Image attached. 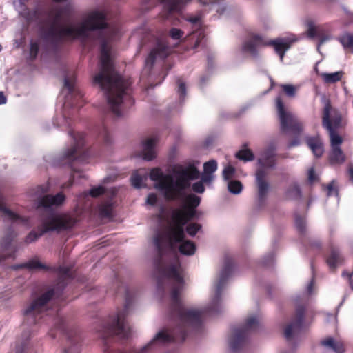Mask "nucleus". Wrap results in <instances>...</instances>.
I'll return each instance as SVG.
<instances>
[{
    "instance_id": "nucleus-1",
    "label": "nucleus",
    "mask_w": 353,
    "mask_h": 353,
    "mask_svg": "<svg viewBox=\"0 0 353 353\" xmlns=\"http://www.w3.org/2000/svg\"><path fill=\"white\" fill-rule=\"evenodd\" d=\"M154 244L157 251V255L154 259L157 290L163 295L165 283L170 281L174 282L170 292V311L171 316L177 321V325L169 333L163 331L157 333L150 343L139 351L131 350L128 352H123L109 350L108 345L114 340L115 336H118L121 339H126L130 335V328L125 319L129 305L127 302L123 310L109 316L101 330V339L103 341L104 345L107 346L104 350V353H145L157 342L163 343L168 342L182 343L185 340L190 332L199 331L201 328L203 316L205 314L212 312V308L210 307L204 310L185 307L180 298V294L184 285L183 277L179 272L180 263L177 262L165 266L163 263V256L165 250L162 236H157L154 239Z\"/></svg>"
},
{
    "instance_id": "nucleus-2",
    "label": "nucleus",
    "mask_w": 353,
    "mask_h": 353,
    "mask_svg": "<svg viewBox=\"0 0 353 353\" xmlns=\"http://www.w3.org/2000/svg\"><path fill=\"white\" fill-rule=\"evenodd\" d=\"M63 14V9L56 10L53 21L45 32V37L55 42H61L87 37L88 30H99L100 70L94 76L93 83L104 92L112 112L116 117L121 116V110L133 105L134 101L130 94L131 82L124 79L116 71L111 60L110 42L119 34L118 27L110 26L107 22V14L104 11L91 12L79 28L59 25Z\"/></svg>"
},
{
    "instance_id": "nucleus-3",
    "label": "nucleus",
    "mask_w": 353,
    "mask_h": 353,
    "mask_svg": "<svg viewBox=\"0 0 353 353\" xmlns=\"http://www.w3.org/2000/svg\"><path fill=\"white\" fill-rule=\"evenodd\" d=\"M174 176L170 174H164L159 168L150 170V178L156 181L155 188L163 192L168 201L184 200L188 195L185 194L191 187V181L199 177V172L194 165L180 168L174 170Z\"/></svg>"
},
{
    "instance_id": "nucleus-4",
    "label": "nucleus",
    "mask_w": 353,
    "mask_h": 353,
    "mask_svg": "<svg viewBox=\"0 0 353 353\" xmlns=\"http://www.w3.org/2000/svg\"><path fill=\"white\" fill-rule=\"evenodd\" d=\"M201 198L194 194H189L185 197V203L180 208L173 210L172 221L174 225L168 233V246L172 248L174 243H181L179 252L184 255H192L196 250V245L192 241H184V226L196 216V208L200 205Z\"/></svg>"
},
{
    "instance_id": "nucleus-5",
    "label": "nucleus",
    "mask_w": 353,
    "mask_h": 353,
    "mask_svg": "<svg viewBox=\"0 0 353 353\" xmlns=\"http://www.w3.org/2000/svg\"><path fill=\"white\" fill-rule=\"evenodd\" d=\"M345 124L341 112L327 101L322 112V126L328 132L330 139L329 161L331 164H341L345 161V156L340 147L343 139L337 134V130L343 128Z\"/></svg>"
},
{
    "instance_id": "nucleus-6",
    "label": "nucleus",
    "mask_w": 353,
    "mask_h": 353,
    "mask_svg": "<svg viewBox=\"0 0 353 353\" xmlns=\"http://www.w3.org/2000/svg\"><path fill=\"white\" fill-rule=\"evenodd\" d=\"M76 223L75 219L71 216L65 214H50L47 219L43 220L39 232L32 230L29 232L25 239L27 244L36 241L43 234L48 232L65 230L72 228Z\"/></svg>"
},
{
    "instance_id": "nucleus-7",
    "label": "nucleus",
    "mask_w": 353,
    "mask_h": 353,
    "mask_svg": "<svg viewBox=\"0 0 353 353\" xmlns=\"http://www.w3.org/2000/svg\"><path fill=\"white\" fill-rule=\"evenodd\" d=\"M70 135L74 139V144L70 148L65 150L61 157V163L72 168L76 161H83L90 155V150H83L85 135L83 132H70Z\"/></svg>"
},
{
    "instance_id": "nucleus-8",
    "label": "nucleus",
    "mask_w": 353,
    "mask_h": 353,
    "mask_svg": "<svg viewBox=\"0 0 353 353\" xmlns=\"http://www.w3.org/2000/svg\"><path fill=\"white\" fill-rule=\"evenodd\" d=\"M59 298V294L54 289H50L34 299L24 311L25 320L28 325L38 323L41 313L46 310L48 303L54 297Z\"/></svg>"
},
{
    "instance_id": "nucleus-9",
    "label": "nucleus",
    "mask_w": 353,
    "mask_h": 353,
    "mask_svg": "<svg viewBox=\"0 0 353 353\" xmlns=\"http://www.w3.org/2000/svg\"><path fill=\"white\" fill-rule=\"evenodd\" d=\"M276 107L281 131L283 132H291L296 135L300 134L303 130V124L293 114L285 110L281 96L276 98Z\"/></svg>"
},
{
    "instance_id": "nucleus-10",
    "label": "nucleus",
    "mask_w": 353,
    "mask_h": 353,
    "mask_svg": "<svg viewBox=\"0 0 353 353\" xmlns=\"http://www.w3.org/2000/svg\"><path fill=\"white\" fill-rule=\"evenodd\" d=\"M259 327V321L254 316L248 317L245 325L239 328H234L229 340V345L233 352H237L245 345L246 339L250 331L255 330Z\"/></svg>"
},
{
    "instance_id": "nucleus-11",
    "label": "nucleus",
    "mask_w": 353,
    "mask_h": 353,
    "mask_svg": "<svg viewBox=\"0 0 353 353\" xmlns=\"http://www.w3.org/2000/svg\"><path fill=\"white\" fill-rule=\"evenodd\" d=\"M54 329L65 335L72 344L70 347L63 350V353H79L77 343L79 341V336L77 330L69 328L65 320L63 318H58L57 319Z\"/></svg>"
},
{
    "instance_id": "nucleus-12",
    "label": "nucleus",
    "mask_w": 353,
    "mask_h": 353,
    "mask_svg": "<svg viewBox=\"0 0 353 353\" xmlns=\"http://www.w3.org/2000/svg\"><path fill=\"white\" fill-rule=\"evenodd\" d=\"M305 317V308L303 306H299L296 309L295 315L292 322L288 324L284 330V336L285 339L290 340L294 333L301 331Z\"/></svg>"
},
{
    "instance_id": "nucleus-13",
    "label": "nucleus",
    "mask_w": 353,
    "mask_h": 353,
    "mask_svg": "<svg viewBox=\"0 0 353 353\" xmlns=\"http://www.w3.org/2000/svg\"><path fill=\"white\" fill-rule=\"evenodd\" d=\"M268 46L262 35L250 34L242 45V51L256 58L258 56V48Z\"/></svg>"
},
{
    "instance_id": "nucleus-14",
    "label": "nucleus",
    "mask_w": 353,
    "mask_h": 353,
    "mask_svg": "<svg viewBox=\"0 0 353 353\" xmlns=\"http://www.w3.org/2000/svg\"><path fill=\"white\" fill-rule=\"evenodd\" d=\"M170 53V48L168 43L162 40H158L156 46L151 50L146 60L147 65L152 68L157 59H165Z\"/></svg>"
},
{
    "instance_id": "nucleus-15",
    "label": "nucleus",
    "mask_w": 353,
    "mask_h": 353,
    "mask_svg": "<svg viewBox=\"0 0 353 353\" xmlns=\"http://www.w3.org/2000/svg\"><path fill=\"white\" fill-rule=\"evenodd\" d=\"M234 268V261L230 258H227L225 260V263L223 269L221 272L219 280L216 284V299H219L222 290L225 286V284L231 274Z\"/></svg>"
},
{
    "instance_id": "nucleus-16",
    "label": "nucleus",
    "mask_w": 353,
    "mask_h": 353,
    "mask_svg": "<svg viewBox=\"0 0 353 353\" xmlns=\"http://www.w3.org/2000/svg\"><path fill=\"white\" fill-rule=\"evenodd\" d=\"M64 87L68 90V94L66 97L67 101L70 99L72 100L70 104L72 106L81 107L83 105V94L77 88L74 83L68 79L64 80Z\"/></svg>"
},
{
    "instance_id": "nucleus-17",
    "label": "nucleus",
    "mask_w": 353,
    "mask_h": 353,
    "mask_svg": "<svg viewBox=\"0 0 353 353\" xmlns=\"http://www.w3.org/2000/svg\"><path fill=\"white\" fill-rule=\"evenodd\" d=\"M266 172L263 169H258L256 172V181L258 188V201L262 205L265 202L269 190V183L265 180Z\"/></svg>"
},
{
    "instance_id": "nucleus-18",
    "label": "nucleus",
    "mask_w": 353,
    "mask_h": 353,
    "mask_svg": "<svg viewBox=\"0 0 353 353\" xmlns=\"http://www.w3.org/2000/svg\"><path fill=\"white\" fill-rule=\"evenodd\" d=\"M16 236L15 232L10 230L6 235L2 239L0 246L3 252L5 253L1 254L0 253V261L5 260L6 259L14 257V250H11L10 252V248L11 247V243Z\"/></svg>"
},
{
    "instance_id": "nucleus-19",
    "label": "nucleus",
    "mask_w": 353,
    "mask_h": 353,
    "mask_svg": "<svg viewBox=\"0 0 353 353\" xmlns=\"http://www.w3.org/2000/svg\"><path fill=\"white\" fill-rule=\"evenodd\" d=\"M295 41L294 39L288 38L276 39L267 43L268 46L274 47L275 52L279 55L281 60L283 59L285 52L291 47Z\"/></svg>"
},
{
    "instance_id": "nucleus-20",
    "label": "nucleus",
    "mask_w": 353,
    "mask_h": 353,
    "mask_svg": "<svg viewBox=\"0 0 353 353\" xmlns=\"http://www.w3.org/2000/svg\"><path fill=\"white\" fill-rule=\"evenodd\" d=\"M65 199V196L62 192H59L56 195L46 194L39 199V207L59 206L63 204Z\"/></svg>"
},
{
    "instance_id": "nucleus-21",
    "label": "nucleus",
    "mask_w": 353,
    "mask_h": 353,
    "mask_svg": "<svg viewBox=\"0 0 353 353\" xmlns=\"http://www.w3.org/2000/svg\"><path fill=\"white\" fill-rule=\"evenodd\" d=\"M157 142V139L156 138L150 137L142 143V157L143 159L151 161L155 158L154 148Z\"/></svg>"
},
{
    "instance_id": "nucleus-22",
    "label": "nucleus",
    "mask_w": 353,
    "mask_h": 353,
    "mask_svg": "<svg viewBox=\"0 0 353 353\" xmlns=\"http://www.w3.org/2000/svg\"><path fill=\"white\" fill-rule=\"evenodd\" d=\"M306 143L316 157L319 158L323 155V143L319 136L307 137Z\"/></svg>"
},
{
    "instance_id": "nucleus-23",
    "label": "nucleus",
    "mask_w": 353,
    "mask_h": 353,
    "mask_svg": "<svg viewBox=\"0 0 353 353\" xmlns=\"http://www.w3.org/2000/svg\"><path fill=\"white\" fill-rule=\"evenodd\" d=\"M259 163L264 168H272L275 166L276 159V154L272 148L265 150L262 157L258 160Z\"/></svg>"
},
{
    "instance_id": "nucleus-24",
    "label": "nucleus",
    "mask_w": 353,
    "mask_h": 353,
    "mask_svg": "<svg viewBox=\"0 0 353 353\" xmlns=\"http://www.w3.org/2000/svg\"><path fill=\"white\" fill-rule=\"evenodd\" d=\"M343 261V257L339 250L336 248H332L330 253L326 259V262L330 268L334 270L337 265Z\"/></svg>"
},
{
    "instance_id": "nucleus-25",
    "label": "nucleus",
    "mask_w": 353,
    "mask_h": 353,
    "mask_svg": "<svg viewBox=\"0 0 353 353\" xmlns=\"http://www.w3.org/2000/svg\"><path fill=\"white\" fill-rule=\"evenodd\" d=\"M321 345L334 350L336 353H343L345 347L343 342L328 337L321 342Z\"/></svg>"
},
{
    "instance_id": "nucleus-26",
    "label": "nucleus",
    "mask_w": 353,
    "mask_h": 353,
    "mask_svg": "<svg viewBox=\"0 0 353 353\" xmlns=\"http://www.w3.org/2000/svg\"><path fill=\"white\" fill-rule=\"evenodd\" d=\"M321 345L334 350L336 353H343L345 347L343 342L328 337L321 342Z\"/></svg>"
},
{
    "instance_id": "nucleus-27",
    "label": "nucleus",
    "mask_w": 353,
    "mask_h": 353,
    "mask_svg": "<svg viewBox=\"0 0 353 353\" xmlns=\"http://www.w3.org/2000/svg\"><path fill=\"white\" fill-rule=\"evenodd\" d=\"M302 197V192L299 185L296 183H292L285 192L286 200H299Z\"/></svg>"
},
{
    "instance_id": "nucleus-28",
    "label": "nucleus",
    "mask_w": 353,
    "mask_h": 353,
    "mask_svg": "<svg viewBox=\"0 0 353 353\" xmlns=\"http://www.w3.org/2000/svg\"><path fill=\"white\" fill-rule=\"evenodd\" d=\"M97 141L99 143L103 144L104 147H108L112 144V138L104 125L99 128Z\"/></svg>"
},
{
    "instance_id": "nucleus-29",
    "label": "nucleus",
    "mask_w": 353,
    "mask_h": 353,
    "mask_svg": "<svg viewBox=\"0 0 353 353\" xmlns=\"http://www.w3.org/2000/svg\"><path fill=\"white\" fill-rule=\"evenodd\" d=\"M21 267L27 268L30 270H41L44 271L51 270V268L41 263L37 259L30 260L25 263L21 265Z\"/></svg>"
},
{
    "instance_id": "nucleus-30",
    "label": "nucleus",
    "mask_w": 353,
    "mask_h": 353,
    "mask_svg": "<svg viewBox=\"0 0 353 353\" xmlns=\"http://www.w3.org/2000/svg\"><path fill=\"white\" fill-rule=\"evenodd\" d=\"M343 75V72L338 71L334 73H322L321 77L325 83H336L342 79Z\"/></svg>"
},
{
    "instance_id": "nucleus-31",
    "label": "nucleus",
    "mask_w": 353,
    "mask_h": 353,
    "mask_svg": "<svg viewBox=\"0 0 353 353\" xmlns=\"http://www.w3.org/2000/svg\"><path fill=\"white\" fill-rule=\"evenodd\" d=\"M0 211H1L4 214L5 216H6L10 220H11L12 221H25L23 218L21 217L19 215L13 212L12 211H11L10 210H9L8 208H7L5 206L1 196H0Z\"/></svg>"
},
{
    "instance_id": "nucleus-32",
    "label": "nucleus",
    "mask_w": 353,
    "mask_h": 353,
    "mask_svg": "<svg viewBox=\"0 0 353 353\" xmlns=\"http://www.w3.org/2000/svg\"><path fill=\"white\" fill-rule=\"evenodd\" d=\"M236 157L243 161H250L254 160V156L250 149H241L236 154Z\"/></svg>"
},
{
    "instance_id": "nucleus-33",
    "label": "nucleus",
    "mask_w": 353,
    "mask_h": 353,
    "mask_svg": "<svg viewBox=\"0 0 353 353\" xmlns=\"http://www.w3.org/2000/svg\"><path fill=\"white\" fill-rule=\"evenodd\" d=\"M99 215L102 218L112 217V205L110 203H106L99 207Z\"/></svg>"
},
{
    "instance_id": "nucleus-34",
    "label": "nucleus",
    "mask_w": 353,
    "mask_h": 353,
    "mask_svg": "<svg viewBox=\"0 0 353 353\" xmlns=\"http://www.w3.org/2000/svg\"><path fill=\"white\" fill-rule=\"evenodd\" d=\"M146 179V176L143 177L138 172H134L132 174L130 177L132 185L135 188H141L142 187L143 181Z\"/></svg>"
},
{
    "instance_id": "nucleus-35",
    "label": "nucleus",
    "mask_w": 353,
    "mask_h": 353,
    "mask_svg": "<svg viewBox=\"0 0 353 353\" xmlns=\"http://www.w3.org/2000/svg\"><path fill=\"white\" fill-rule=\"evenodd\" d=\"M229 191L234 194H239L243 189L241 182L237 180L230 181L228 184Z\"/></svg>"
},
{
    "instance_id": "nucleus-36",
    "label": "nucleus",
    "mask_w": 353,
    "mask_h": 353,
    "mask_svg": "<svg viewBox=\"0 0 353 353\" xmlns=\"http://www.w3.org/2000/svg\"><path fill=\"white\" fill-rule=\"evenodd\" d=\"M339 41L345 48H350L353 51V34H344L341 37Z\"/></svg>"
},
{
    "instance_id": "nucleus-37",
    "label": "nucleus",
    "mask_w": 353,
    "mask_h": 353,
    "mask_svg": "<svg viewBox=\"0 0 353 353\" xmlns=\"http://www.w3.org/2000/svg\"><path fill=\"white\" fill-rule=\"evenodd\" d=\"M217 169V163L215 160H210L203 165V172L205 174H212Z\"/></svg>"
},
{
    "instance_id": "nucleus-38",
    "label": "nucleus",
    "mask_w": 353,
    "mask_h": 353,
    "mask_svg": "<svg viewBox=\"0 0 353 353\" xmlns=\"http://www.w3.org/2000/svg\"><path fill=\"white\" fill-rule=\"evenodd\" d=\"M195 37H196V40L194 41V45L192 47V49H196L199 46L200 43L201 42V41L203 38V35L202 34L201 32L198 33V32H192L191 34H190L187 37L188 40L194 39Z\"/></svg>"
},
{
    "instance_id": "nucleus-39",
    "label": "nucleus",
    "mask_w": 353,
    "mask_h": 353,
    "mask_svg": "<svg viewBox=\"0 0 353 353\" xmlns=\"http://www.w3.org/2000/svg\"><path fill=\"white\" fill-rule=\"evenodd\" d=\"M58 273L59 275L60 280H64L70 279L72 276L71 268L66 266L59 267L58 269Z\"/></svg>"
},
{
    "instance_id": "nucleus-40",
    "label": "nucleus",
    "mask_w": 353,
    "mask_h": 353,
    "mask_svg": "<svg viewBox=\"0 0 353 353\" xmlns=\"http://www.w3.org/2000/svg\"><path fill=\"white\" fill-rule=\"evenodd\" d=\"M283 92L289 97H293L296 94V88L290 84L281 85Z\"/></svg>"
},
{
    "instance_id": "nucleus-41",
    "label": "nucleus",
    "mask_w": 353,
    "mask_h": 353,
    "mask_svg": "<svg viewBox=\"0 0 353 353\" xmlns=\"http://www.w3.org/2000/svg\"><path fill=\"white\" fill-rule=\"evenodd\" d=\"M176 83L178 85L177 92L180 95V99L183 100L186 95V86L185 83L181 79V78H178L176 80Z\"/></svg>"
},
{
    "instance_id": "nucleus-42",
    "label": "nucleus",
    "mask_w": 353,
    "mask_h": 353,
    "mask_svg": "<svg viewBox=\"0 0 353 353\" xmlns=\"http://www.w3.org/2000/svg\"><path fill=\"white\" fill-rule=\"evenodd\" d=\"M201 228V226L200 224L197 223H192L187 225L185 230L189 235L193 236L198 232Z\"/></svg>"
},
{
    "instance_id": "nucleus-43",
    "label": "nucleus",
    "mask_w": 353,
    "mask_h": 353,
    "mask_svg": "<svg viewBox=\"0 0 353 353\" xmlns=\"http://www.w3.org/2000/svg\"><path fill=\"white\" fill-rule=\"evenodd\" d=\"M295 224L297 230L301 233H304L305 231V219L301 216L296 215L295 217Z\"/></svg>"
},
{
    "instance_id": "nucleus-44",
    "label": "nucleus",
    "mask_w": 353,
    "mask_h": 353,
    "mask_svg": "<svg viewBox=\"0 0 353 353\" xmlns=\"http://www.w3.org/2000/svg\"><path fill=\"white\" fill-rule=\"evenodd\" d=\"M39 50V45L37 41H31L30 46V57L34 60L37 58Z\"/></svg>"
},
{
    "instance_id": "nucleus-45",
    "label": "nucleus",
    "mask_w": 353,
    "mask_h": 353,
    "mask_svg": "<svg viewBox=\"0 0 353 353\" xmlns=\"http://www.w3.org/2000/svg\"><path fill=\"white\" fill-rule=\"evenodd\" d=\"M235 169L231 166L228 165L224 168L223 170V177L225 180H230L234 174Z\"/></svg>"
},
{
    "instance_id": "nucleus-46",
    "label": "nucleus",
    "mask_w": 353,
    "mask_h": 353,
    "mask_svg": "<svg viewBox=\"0 0 353 353\" xmlns=\"http://www.w3.org/2000/svg\"><path fill=\"white\" fill-rule=\"evenodd\" d=\"M105 189L103 186H98L92 188L90 190V195L92 197L96 198L98 197L105 193Z\"/></svg>"
},
{
    "instance_id": "nucleus-47",
    "label": "nucleus",
    "mask_w": 353,
    "mask_h": 353,
    "mask_svg": "<svg viewBox=\"0 0 353 353\" xmlns=\"http://www.w3.org/2000/svg\"><path fill=\"white\" fill-rule=\"evenodd\" d=\"M183 35V32L178 28H172L170 30V36L173 39H181Z\"/></svg>"
},
{
    "instance_id": "nucleus-48",
    "label": "nucleus",
    "mask_w": 353,
    "mask_h": 353,
    "mask_svg": "<svg viewBox=\"0 0 353 353\" xmlns=\"http://www.w3.org/2000/svg\"><path fill=\"white\" fill-rule=\"evenodd\" d=\"M192 189L194 192L201 194L205 191V186L202 181H198L192 184Z\"/></svg>"
},
{
    "instance_id": "nucleus-49",
    "label": "nucleus",
    "mask_w": 353,
    "mask_h": 353,
    "mask_svg": "<svg viewBox=\"0 0 353 353\" xmlns=\"http://www.w3.org/2000/svg\"><path fill=\"white\" fill-rule=\"evenodd\" d=\"M317 180L318 177L315 174L314 169L313 168H311L308 171V181L310 183H312Z\"/></svg>"
},
{
    "instance_id": "nucleus-50",
    "label": "nucleus",
    "mask_w": 353,
    "mask_h": 353,
    "mask_svg": "<svg viewBox=\"0 0 353 353\" xmlns=\"http://www.w3.org/2000/svg\"><path fill=\"white\" fill-rule=\"evenodd\" d=\"M307 36L310 37V38H315V37H317L319 35H318V32H317V30L316 28L310 25L308 28V30H307Z\"/></svg>"
},
{
    "instance_id": "nucleus-51",
    "label": "nucleus",
    "mask_w": 353,
    "mask_h": 353,
    "mask_svg": "<svg viewBox=\"0 0 353 353\" xmlns=\"http://www.w3.org/2000/svg\"><path fill=\"white\" fill-rule=\"evenodd\" d=\"M157 202V196L155 194L151 193L147 197V203L150 205H154Z\"/></svg>"
},
{
    "instance_id": "nucleus-52",
    "label": "nucleus",
    "mask_w": 353,
    "mask_h": 353,
    "mask_svg": "<svg viewBox=\"0 0 353 353\" xmlns=\"http://www.w3.org/2000/svg\"><path fill=\"white\" fill-rule=\"evenodd\" d=\"M27 350V343H24L22 344L21 347H18L16 353H26Z\"/></svg>"
},
{
    "instance_id": "nucleus-53",
    "label": "nucleus",
    "mask_w": 353,
    "mask_h": 353,
    "mask_svg": "<svg viewBox=\"0 0 353 353\" xmlns=\"http://www.w3.org/2000/svg\"><path fill=\"white\" fill-rule=\"evenodd\" d=\"M211 174H205L203 172V174L202 175V182H208L211 180Z\"/></svg>"
},
{
    "instance_id": "nucleus-54",
    "label": "nucleus",
    "mask_w": 353,
    "mask_h": 353,
    "mask_svg": "<svg viewBox=\"0 0 353 353\" xmlns=\"http://www.w3.org/2000/svg\"><path fill=\"white\" fill-rule=\"evenodd\" d=\"M200 18L199 17H192L188 19V21L193 24L199 23Z\"/></svg>"
},
{
    "instance_id": "nucleus-55",
    "label": "nucleus",
    "mask_w": 353,
    "mask_h": 353,
    "mask_svg": "<svg viewBox=\"0 0 353 353\" xmlns=\"http://www.w3.org/2000/svg\"><path fill=\"white\" fill-rule=\"evenodd\" d=\"M311 246L317 249H320L321 247V243L319 241L316 240L311 243Z\"/></svg>"
},
{
    "instance_id": "nucleus-56",
    "label": "nucleus",
    "mask_w": 353,
    "mask_h": 353,
    "mask_svg": "<svg viewBox=\"0 0 353 353\" xmlns=\"http://www.w3.org/2000/svg\"><path fill=\"white\" fill-rule=\"evenodd\" d=\"M299 144V141L298 139H294L292 140V141H290L289 143V145H288V147L289 148H291V147H294V146H296Z\"/></svg>"
},
{
    "instance_id": "nucleus-57",
    "label": "nucleus",
    "mask_w": 353,
    "mask_h": 353,
    "mask_svg": "<svg viewBox=\"0 0 353 353\" xmlns=\"http://www.w3.org/2000/svg\"><path fill=\"white\" fill-rule=\"evenodd\" d=\"M6 102V98L2 92H0V105L4 104Z\"/></svg>"
},
{
    "instance_id": "nucleus-58",
    "label": "nucleus",
    "mask_w": 353,
    "mask_h": 353,
    "mask_svg": "<svg viewBox=\"0 0 353 353\" xmlns=\"http://www.w3.org/2000/svg\"><path fill=\"white\" fill-rule=\"evenodd\" d=\"M347 276L349 277L350 287L352 290H353V272L351 274H347Z\"/></svg>"
},
{
    "instance_id": "nucleus-59",
    "label": "nucleus",
    "mask_w": 353,
    "mask_h": 353,
    "mask_svg": "<svg viewBox=\"0 0 353 353\" xmlns=\"http://www.w3.org/2000/svg\"><path fill=\"white\" fill-rule=\"evenodd\" d=\"M350 179L353 181V166H350L348 169Z\"/></svg>"
},
{
    "instance_id": "nucleus-60",
    "label": "nucleus",
    "mask_w": 353,
    "mask_h": 353,
    "mask_svg": "<svg viewBox=\"0 0 353 353\" xmlns=\"http://www.w3.org/2000/svg\"><path fill=\"white\" fill-rule=\"evenodd\" d=\"M327 188V191H328V194H331L332 191L334 190V185H333L332 183H329Z\"/></svg>"
},
{
    "instance_id": "nucleus-61",
    "label": "nucleus",
    "mask_w": 353,
    "mask_h": 353,
    "mask_svg": "<svg viewBox=\"0 0 353 353\" xmlns=\"http://www.w3.org/2000/svg\"><path fill=\"white\" fill-rule=\"evenodd\" d=\"M72 184H73V177H71L69 180L68 186H71Z\"/></svg>"
},
{
    "instance_id": "nucleus-62",
    "label": "nucleus",
    "mask_w": 353,
    "mask_h": 353,
    "mask_svg": "<svg viewBox=\"0 0 353 353\" xmlns=\"http://www.w3.org/2000/svg\"><path fill=\"white\" fill-rule=\"evenodd\" d=\"M53 1L55 2H64V1H66L67 0H53Z\"/></svg>"
},
{
    "instance_id": "nucleus-63",
    "label": "nucleus",
    "mask_w": 353,
    "mask_h": 353,
    "mask_svg": "<svg viewBox=\"0 0 353 353\" xmlns=\"http://www.w3.org/2000/svg\"><path fill=\"white\" fill-rule=\"evenodd\" d=\"M50 334L52 336V338H55V335L52 333V330L50 331Z\"/></svg>"
},
{
    "instance_id": "nucleus-64",
    "label": "nucleus",
    "mask_w": 353,
    "mask_h": 353,
    "mask_svg": "<svg viewBox=\"0 0 353 353\" xmlns=\"http://www.w3.org/2000/svg\"><path fill=\"white\" fill-rule=\"evenodd\" d=\"M325 40V39H323V38H322V39H321L320 43H323V41H324Z\"/></svg>"
}]
</instances>
